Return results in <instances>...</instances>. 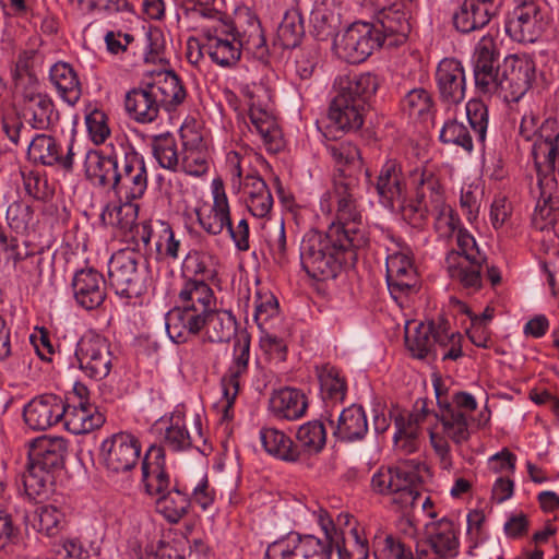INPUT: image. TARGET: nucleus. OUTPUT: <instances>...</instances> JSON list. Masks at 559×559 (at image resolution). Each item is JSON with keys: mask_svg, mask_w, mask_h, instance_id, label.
<instances>
[{"mask_svg": "<svg viewBox=\"0 0 559 559\" xmlns=\"http://www.w3.org/2000/svg\"><path fill=\"white\" fill-rule=\"evenodd\" d=\"M427 544L439 558H453L459 552V538L454 524L448 519H441L426 525Z\"/></svg>", "mask_w": 559, "mask_h": 559, "instance_id": "35", "label": "nucleus"}, {"mask_svg": "<svg viewBox=\"0 0 559 559\" xmlns=\"http://www.w3.org/2000/svg\"><path fill=\"white\" fill-rule=\"evenodd\" d=\"M366 109L367 106L356 102V105H350L342 111L329 110V119L342 131H357L364 123Z\"/></svg>", "mask_w": 559, "mask_h": 559, "instance_id": "57", "label": "nucleus"}, {"mask_svg": "<svg viewBox=\"0 0 559 559\" xmlns=\"http://www.w3.org/2000/svg\"><path fill=\"white\" fill-rule=\"evenodd\" d=\"M549 124L550 122L546 121L542 126L540 134L533 146V157L538 173L544 166L547 171H557L559 175V133L554 136L545 134Z\"/></svg>", "mask_w": 559, "mask_h": 559, "instance_id": "42", "label": "nucleus"}, {"mask_svg": "<svg viewBox=\"0 0 559 559\" xmlns=\"http://www.w3.org/2000/svg\"><path fill=\"white\" fill-rule=\"evenodd\" d=\"M305 36L301 10L296 5L286 10L277 27L275 45L284 49H293L300 45Z\"/></svg>", "mask_w": 559, "mask_h": 559, "instance_id": "44", "label": "nucleus"}, {"mask_svg": "<svg viewBox=\"0 0 559 559\" xmlns=\"http://www.w3.org/2000/svg\"><path fill=\"white\" fill-rule=\"evenodd\" d=\"M377 27L367 22H355L349 25L342 37L335 43L341 58L349 63L365 61L376 48L382 45Z\"/></svg>", "mask_w": 559, "mask_h": 559, "instance_id": "9", "label": "nucleus"}, {"mask_svg": "<svg viewBox=\"0 0 559 559\" xmlns=\"http://www.w3.org/2000/svg\"><path fill=\"white\" fill-rule=\"evenodd\" d=\"M376 190L384 206L393 207L395 203L404 201L406 186L396 160L384 163L377 178Z\"/></svg>", "mask_w": 559, "mask_h": 559, "instance_id": "32", "label": "nucleus"}, {"mask_svg": "<svg viewBox=\"0 0 559 559\" xmlns=\"http://www.w3.org/2000/svg\"><path fill=\"white\" fill-rule=\"evenodd\" d=\"M331 546L312 535H288L273 542L265 551V559H330Z\"/></svg>", "mask_w": 559, "mask_h": 559, "instance_id": "15", "label": "nucleus"}, {"mask_svg": "<svg viewBox=\"0 0 559 559\" xmlns=\"http://www.w3.org/2000/svg\"><path fill=\"white\" fill-rule=\"evenodd\" d=\"M424 179L423 169L416 170L413 174V181L416 186V204H409L403 210V215L413 226H421L428 217V214L432 215V207L430 204L429 197L420 198L419 186Z\"/></svg>", "mask_w": 559, "mask_h": 559, "instance_id": "56", "label": "nucleus"}, {"mask_svg": "<svg viewBox=\"0 0 559 559\" xmlns=\"http://www.w3.org/2000/svg\"><path fill=\"white\" fill-rule=\"evenodd\" d=\"M307 407L306 395L295 388L280 389L270 400L272 413L281 419L296 420L305 415Z\"/></svg>", "mask_w": 559, "mask_h": 559, "instance_id": "37", "label": "nucleus"}, {"mask_svg": "<svg viewBox=\"0 0 559 559\" xmlns=\"http://www.w3.org/2000/svg\"><path fill=\"white\" fill-rule=\"evenodd\" d=\"M164 445L171 451H183L192 445V438L187 430L183 418L180 416L171 418V423L164 435Z\"/></svg>", "mask_w": 559, "mask_h": 559, "instance_id": "61", "label": "nucleus"}, {"mask_svg": "<svg viewBox=\"0 0 559 559\" xmlns=\"http://www.w3.org/2000/svg\"><path fill=\"white\" fill-rule=\"evenodd\" d=\"M260 439L264 450L286 462H297L301 459L302 452L298 445L283 431L275 428H262Z\"/></svg>", "mask_w": 559, "mask_h": 559, "instance_id": "41", "label": "nucleus"}, {"mask_svg": "<svg viewBox=\"0 0 559 559\" xmlns=\"http://www.w3.org/2000/svg\"><path fill=\"white\" fill-rule=\"evenodd\" d=\"M204 322L203 314L176 306L166 314V331L173 342L181 344L199 334Z\"/></svg>", "mask_w": 559, "mask_h": 559, "instance_id": "33", "label": "nucleus"}, {"mask_svg": "<svg viewBox=\"0 0 559 559\" xmlns=\"http://www.w3.org/2000/svg\"><path fill=\"white\" fill-rule=\"evenodd\" d=\"M179 307L207 314L215 305L214 293L204 281H187L178 295Z\"/></svg>", "mask_w": 559, "mask_h": 559, "instance_id": "38", "label": "nucleus"}, {"mask_svg": "<svg viewBox=\"0 0 559 559\" xmlns=\"http://www.w3.org/2000/svg\"><path fill=\"white\" fill-rule=\"evenodd\" d=\"M250 342L245 338L243 342L237 341L235 344L236 357L222 378V390L225 405L223 408L224 417L231 418L229 412L233 409L235 400L239 393L240 378L248 371Z\"/></svg>", "mask_w": 559, "mask_h": 559, "instance_id": "29", "label": "nucleus"}, {"mask_svg": "<svg viewBox=\"0 0 559 559\" xmlns=\"http://www.w3.org/2000/svg\"><path fill=\"white\" fill-rule=\"evenodd\" d=\"M227 31L242 44L245 50L263 58L267 53L265 36L258 16L249 9L240 10Z\"/></svg>", "mask_w": 559, "mask_h": 559, "instance_id": "23", "label": "nucleus"}, {"mask_svg": "<svg viewBox=\"0 0 559 559\" xmlns=\"http://www.w3.org/2000/svg\"><path fill=\"white\" fill-rule=\"evenodd\" d=\"M432 95L424 87L411 90L402 100V108L409 117L425 118L433 109Z\"/></svg>", "mask_w": 559, "mask_h": 559, "instance_id": "55", "label": "nucleus"}, {"mask_svg": "<svg viewBox=\"0 0 559 559\" xmlns=\"http://www.w3.org/2000/svg\"><path fill=\"white\" fill-rule=\"evenodd\" d=\"M61 420L69 432L84 435L100 428L106 418L96 405L88 401H82L64 405V415Z\"/></svg>", "mask_w": 559, "mask_h": 559, "instance_id": "30", "label": "nucleus"}, {"mask_svg": "<svg viewBox=\"0 0 559 559\" xmlns=\"http://www.w3.org/2000/svg\"><path fill=\"white\" fill-rule=\"evenodd\" d=\"M296 438L305 452L318 453L325 445V427L319 420L308 421L299 427Z\"/></svg>", "mask_w": 559, "mask_h": 559, "instance_id": "54", "label": "nucleus"}, {"mask_svg": "<svg viewBox=\"0 0 559 559\" xmlns=\"http://www.w3.org/2000/svg\"><path fill=\"white\" fill-rule=\"evenodd\" d=\"M55 475L28 461L27 471L22 476L25 493L31 499L46 496L53 484Z\"/></svg>", "mask_w": 559, "mask_h": 559, "instance_id": "52", "label": "nucleus"}, {"mask_svg": "<svg viewBox=\"0 0 559 559\" xmlns=\"http://www.w3.org/2000/svg\"><path fill=\"white\" fill-rule=\"evenodd\" d=\"M159 107L170 111L183 103L187 93L179 79L173 71L158 73L152 83H147Z\"/></svg>", "mask_w": 559, "mask_h": 559, "instance_id": "36", "label": "nucleus"}, {"mask_svg": "<svg viewBox=\"0 0 559 559\" xmlns=\"http://www.w3.org/2000/svg\"><path fill=\"white\" fill-rule=\"evenodd\" d=\"M28 158L45 166H59L70 171L73 168V140L67 145V152L55 138L48 134L35 135L28 144Z\"/></svg>", "mask_w": 559, "mask_h": 559, "instance_id": "25", "label": "nucleus"}, {"mask_svg": "<svg viewBox=\"0 0 559 559\" xmlns=\"http://www.w3.org/2000/svg\"><path fill=\"white\" fill-rule=\"evenodd\" d=\"M433 322L419 323L413 331L406 328L405 344L412 356L418 359L433 356Z\"/></svg>", "mask_w": 559, "mask_h": 559, "instance_id": "51", "label": "nucleus"}, {"mask_svg": "<svg viewBox=\"0 0 559 559\" xmlns=\"http://www.w3.org/2000/svg\"><path fill=\"white\" fill-rule=\"evenodd\" d=\"M147 171L144 158L128 143L112 191L120 201H133L144 195Z\"/></svg>", "mask_w": 559, "mask_h": 559, "instance_id": "11", "label": "nucleus"}, {"mask_svg": "<svg viewBox=\"0 0 559 559\" xmlns=\"http://www.w3.org/2000/svg\"><path fill=\"white\" fill-rule=\"evenodd\" d=\"M515 9L506 22L507 34L518 43H534L545 28L539 8L533 0H514Z\"/></svg>", "mask_w": 559, "mask_h": 559, "instance_id": "16", "label": "nucleus"}, {"mask_svg": "<svg viewBox=\"0 0 559 559\" xmlns=\"http://www.w3.org/2000/svg\"><path fill=\"white\" fill-rule=\"evenodd\" d=\"M21 94L19 111H8L2 116V130L13 144H17L20 136L27 133L26 122L32 129L48 130L57 120L58 112L48 94L40 92L39 86L26 87Z\"/></svg>", "mask_w": 559, "mask_h": 559, "instance_id": "3", "label": "nucleus"}, {"mask_svg": "<svg viewBox=\"0 0 559 559\" xmlns=\"http://www.w3.org/2000/svg\"><path fill=\"white\" fill-rule=\"evenodd\" d=\"M535 64L528 57L508 56L501 64L499 91L504 100L518 102L531 87Z\"/></svg>", "mask_w": 559, "mask_h": 559, "instance_id": "14", "label": "nucleus"}, {"mask_svg": "<svg viewBox=\"0 0 559 559\" xmlns=\"http://www.w3.org/2000/svg\"><path fill=\"white\" fill-rule=\"evenodd\" d=\"M424 179L419 186L420 198L430 199L432 215L435 216V227L442 236L453 234L460 224L459 217L453 210L444 203L441 185L435 173L428 168L423 169Z\"/></svg>", "mask_w": 559, "mask_h": 559, "instance_id": "19", "label": "nucleus"}, {"mask_svg": "<svg viewBox=\"0 0 559 559\" xmlns=\"http://www.w3.org/2000/svg\"><path fill=\"white\" fill-rule=\"evenodd\" d=\"M441 102L448 105L462 103L466 94V79L462 62L455 58H443L435 74Z\"/></svg>", "mask_w": 559, "mask_h": 559, "instance_id": "22", "label": "nucleus"}, {"mask_svg": "<svg viewBox=\"0 0 559 559\" xmlns=\"http://www.w3.org/2000/svg\"><path fill=\"white\" fill-rule=\"evenodd\" d=\"M34 53L33 50H25L22 51L16 59L14 69L12 70V78L17 93L24 91L26 87L39 86L37 78L31 71Z\"/></svg>", "mask_w": 559, "mask_h": 559, "instance_id": "60", "label": "nucleus"}, {"mask_svg": "<svg viewBox=\"0 0 559 559\" xmlns=\"http://www.w3.org/2000/svg\"><path fill=\"white\" fill-rule=\"evenodd\" d=\"M334 86L355 97L358 104L367 106L368 100L376 93L379 82L372 73H354L340 76Z\"/></svg>", "mask_w": 559, "mask_h": 559, "instance_id": "45", "label": "nucleus"}, {"mask_svg": "<svg viewBox=\"0 0 559 559\" xmlns=\"http://www.w3.org/2000/svg\"><path fill=\"white\" fill-rule=\"evenodd\" d=\"M495 14V8H485L476 0H464L453 15V24L461 33H469L487 25Z\"/></svg>", "mask_w": 559, "mask_h": 559, "instance_id": "39", "label": "nucleus"}, {"mask_svg": "<svg viewBox=\"0 0 559 559\" xmlns=\"http://www.w3.org/2000/svg\"><path fill=\"white\" fill-rule=\"evenodd\" d=\"M204 321L203 329L211 343L229 342L237 331L236 318L230 311L212 309Z\"/></svg>", "mask_w": 559, "mask_h": 559, "instance_id": "46", "label": "nucleus"}, {"mask_svg": "<svg viewBox=\"0 0 559 559\" xmlns=\"http://www.w3.org/2000/svg\"><path fill=\"white\" fill-rule=\"evenodd\" d=\"M180 240L176 238L169 224L156 222L155 249L156 251L173 260L178 258Z\"/></svg>", "mask_w": 559, "mask_h": 559, "instance_id": "62", "label": "nucleus"}, {"mask_svg": "<svg viewBox=\"0 0 559 559\" xmlns=\"http://www.w3.org/2000/svg\"><path fill=\"white\" fill-rule=\"evenodd\" d=\"M425 468L415 460L402 461L396 466L380 468L371 478V487L380 495L392 496V503L400 509L412 508L420 496V471Z\"/></svg>", "mask_w": 559, "mask_h": 559, "instance_id": "4", "label": "nucleus"}, {"mask_svg": "<svg viewBox=\"0 0 559 559\" xmlns=\"http://www.w3.org/2000/svg\"><path fill=\"white\" fill-rule=\"evenodd\" d=\"M72 289L76 304L86 310L98 308L106 298V281L102 273L92 267L75 272Z\"/></svg>", "mask_w": 559, "mask_h": 559, "instance_id": "26", "label": "nucleus"}, {"mask_svg": "<svg viewBox=\"0 0 559 559\" xmlns=\"http://www.w3.org/2000/svg\"><path fill=\"white\" fill-rule=\"evenodd\" d=\"M140 253L134 249H121L112 254L108 264L109 284L117 295L130 298L139 294Z\"/></svg>", "mask_w": 559, "mask_h": 559, "instance_id": "17", "label": "nucleus"}, {"mask_svg": "<svg viewBox=\"0 0 559 559\" xmlns=\"http://www.w3.org/2000/svg\"><path fill=\"white\" fill-rule=\"evenodd\" d=\"M501 66L495 40L484 36L476 46L474 55V79L476 88L483 94H496L499 91Z\"/></svg>", "mask_w": 559, "mask_h": 559, "instance_id": "18", "label": "nucleus"}, {"mask_svg": "<svg viewBox=\"0 0 559 559\" xmlns=\"http://www.w3.org/2000/svg\"><path fill=\"white\" fill-rule=\"evenodd\" d=\"M67 441L63 438L35 439L29 447L28 461L52 474L64 465Z\"/></svg>", "mask_w": 559, "mask_h": 559, "instance_id": "31", "label": "nucleus"}, {"mask_svg": "<svg viewBox=\"0 0 559 559\" xmlns=\"http://www.w3.org/2000/svg\"><path fill=\"white\" fill-rule=\"evenodd\" d=\"M386 282L389 290L395 300L403 295L416 292L419 280L408 248H402L400 251L388 255Z\"/></svg>", "mask_w": 559, "mask_h": 559, "instance_id": "20", "label": "nucleus"}, {"mask_svg": "<svg viewBox=\"0 0 559 559\" xmlns=\"http://www.w3.org/2000/svg\"><path fill=\"white\" fill-rule=\"evenodd\" d=\"M456 245L457 249L451 250L445 257L448 274L464 288L476 292L481 288V270L486 257L466 229L459 228Z\"/></svg>", "mask_w": 559, "mask_h": 559, "instance_id": "5", "label": "nucleus"}, {"mask_svg": "<svg viewBox=\"0 0 559 559\" xmlns=\"http://www.w3.org/2000/svg\"><path fill=\"white\" fill-rule=\"evenodd\" d=\"M0 251L3 253L5 261L12 262L15 267L17 263L32 257L33 254L28 251L25 246V241L21 239L17 230L9 225L0 223Z\"/></svg>", "mask_w": 559, "mask_h": 559, "instance_id": "50", "label": "nucleus"}, {"mask_svg": "<svg viewBox=\"0 0 559 559\" xmlns=\"http://www.w3.org/2000/svg\"><path fill=\"white\" fill-rule=\"evenodd\" d=\"M153 155L160 167L176 170L179 166L177 141L170 133L156 135L152 143Z\"/></svg>", "mask_w": 559, "mask_h": 559, "instance_id": "53", "label": "nucleus"}, {"mask_svg": "<svg viewBox=\"0 0 559 559\" xmlns=\"http://www.w3.org/2000/svg\"><path fill=\"white\" fill-rule=\"evenodd\" d=\"M124 108L130 119L139 123H151L158 117L160 107L146 83L126 94Z\"/></svg>", "mask_w": 559, "mask_h": 559, "instance_id": "34", "label": "nucleus"}, {"mask_svg": "<svg viewBox=\"0 0 559 559\" xmlns=\"http://www.w3.org/2000/svg\"><path fill=\"white\" fill-rule=\"evenodd\" d=\"M142 481L145 492L156 497V510L169 523H178L190 508L189 493L177 485L170 487V478L165 469L163 447L152 445L142 462Z\"/></svg>", "mask_w": 559, "mask_h": 559, "instance_id": "2", "label": "nucleus"}, {"mask_svg": "<svg viewBox=\"0 0 559 559\" xmlns=\"http://www.w3.org/2000/svg\"><path fill=\"white\" fill-rule=\"evenodd\" d=\"M231 166V187L236 191L242 190L246 195V205L249 212L259 218L265 217L272 210L273 197L271 191L257 173H247L242 178L241 160L237 153L229 157Z\"/></svg>", "mask_w": 559, "mask_h": 559, "instance_id": "6", "label": "nucleus"}, {"mask_svg": "<svg viewBox=\"0 0 559 559\" xmlns=\"http://www.w3.org/2000/svg\"><path fill=\"white\" fill-rule=\"evenodd\" d=\"M203 36L205 52L217 66L230 68L240 60L245 47L227 31L226 23L205 29Z\"/></svg>", "mask_w": 559, "mask_h": 559, "instance_id": "21", "label": "nucleus"}, {"mask_svg": "<svg viewBox=\"0 0 559 559\" xmlns=\"http://www.w3.org/2000/svg\"><path fill=\"white\" fill-rule=\"evenodd\" d=\"M433 357L441 350L442 360H456L462 357V335L459 332H450L448 322L441 320L437 325L433 323Z\"/></svg>", "mask_w": 559, "mask_h": 559, "instance_id": "48", "label": "nucleus"}, {"mask_svg": "<svg viewBox=\"0 0 559 559\" xmlns=\"http://www.w3.org/2000/svg\"><path fill=\"white\" fill-rule=\"evenodd\" d=\"M141 454L139 440L130 432L120 431L106 438L100 445V459L107 471L119 474L133 469Z\"/></svg>", "mask_w": 559, "mask_h": 559, "instance_id": "10", "label": "nucleus"}, {"mask_svg": "<svg viewBox=\"0 0 559 559\" xmlns=\"http://www.w3.org/2000/svg\"><path fill=\"white\" fill-rule=\"evenodd\" d=\"M127 146L128 142L124 139H116L103 150L88 151L85 157L87 179L94 185L112 190Z\"/></svg>", "mask_w": 559, "mask_h": 559, "instance_id": "8", "label": "nucleus"}, {"mask_svg": "<svg viewBox=\"0 0 559 559\" xmlns=\"http://www.w3.org/2000/svg\"><path fill=\"white\" fill-rule=\"evenodd\" d=\"M360 248H364V240L359 234L353 240L342 237L335 227H329L325 234L310 230L300 245L301 265L314 280L335 278L344 266L356 262Z\"/></svg>", "mask_w": 559, "mask_h": 559, "instance_id": "1", "label": "nucleus"}, {"mask_svg": "<svg viewBox=\"0 0 559 559\" xmlns=\"http://www.w3.org/2000/svg\"><path fill=\"white\" fill-rule=\"evenodd\" d=\"M367 430L368 424L364 408L352 405L340 414L334 435L342 440L353 441L361 439Z\"/></svg>", "mask_w": 559, "mask_h": 559, "instance_id": "47", "label": "nucleus"}, {"mask_svg": "<svg viewBox=\"0 0 559 559\" xmlns=\"http://www.w3.org/2000/svg\"><path fill=\"white\" fill-rule=\"evenodd\" d=\"M50 81L60 97L70 105H75L82 94V86L74 69L66 62H58L50 69Z\"/></svg>", "mask_w": 559, "mask_h": 559, "instance_id": "43", "label": "nucleus"}, {"mask_svg": "<svg viewBox=\"0 0 559 559\" xmlns=\"http://www.w3.org/2000/svg\"><path fill=\"white\" fill-rule=\"evenodd\" d=\"M310 24V33L318 40H326L334 35L336 29V19L334 14L323 8H316L311 11Z\"/></svg>", "mask_w": 559, "mask_h": 559, "instance_id": "64", "label": "nucleus"}, {"mask_svg": "<svg viewBox=\"0 0 559 559\" xmlns=\"http://www.w3.org/2000/svg\"><path fill=\"white\" fill-rule=\"evenodd\" d=\"M358 199H337V222L331 224L330 227H335L343 236L353 239L361 235L364 247L368 243V237L364 227H361V215L357 205Z\"/></svg>", "mask_w": 559, "mask_h": 559, "instance_id": "40", "label": "nucleus"}, {"mask_svg": "<svg viewBox=\"0 0 559 559\" xmlns=\"http://www.w3.org/2000/svg\"><path fill=\"white\" fill-rule=\"evenodd\" d=\"M64 404L53 394H45L33 399L25 407V424L33 430H46L61 420Z\"/></svg>", "mask_w": 559, "mask_h": 559, "instance_id": "27", "label": "nucleus"}, {"mask_svg": "<svg viewBox=\"0 0 559 559\" xmlns=\"http://www.w3.org/2000/svg\"><path fill=\"white\" fill-rule=\"evenodd\" d=\"M213 204L210 209L195 210L200 226L210 235L217 236L229 226L230 207L222 179L212 183Z\"/></svg>", "mask_w": 559, "mask_h": 559, "instance_id": "28", "label": "nucleus"}, {"mask_svg": "<svg viewBox=\"0 0 559 559\" xmlns=\"http://www.w3.org/2000/svg\"><path fill=\"white\" fill-rule=\"evenodd\" d=\"M318 378L322 392L331 400H343L346 392V383L340 377L338 370L330 365L318 368Z\"/></svg>", "mask_w": 559, "mask_h": 559, "instance_id": "59", "label": "nucleus"}, {"mask_svg": "<svg viewBox=\"0 0 559 559\" xmlns=\"http://www.w3.org/2000/svg\"><path fill=\"white\" fill-rule=\"evenodd\" d=\"M439 414L444 433L455 443L461 444L468 440L469 430L465 412H474L477 407L475 397L466 392H457L452 403L442 400L440 389L436 388Z\"/></svg>", "mask_w": 559, "mask_h": 559, "instance_id": "7", "label": "nucleus"}, {"mask_svg": "<svg viewBox=\"0 0 559 559\" xmlns=\"http://www.w3.org/2000/svg\"><path fill=\"white\" fill-rule=\"evenodd\" d=\"M37 531L47 536H56L62 528L64 514L55 506H43L36 511Z\"/></svg>", "mask_w": 559, "mask_h": 559, "instance_id": "63", "label": "nucleus"}, {"mask_svg": "<svg viewBox=\"0 0 559 559\" xmlns=\"http://www.w3.org/2000/svg\"><path fill=\"white\" fill-rule=\"evenodd\" d=\"M248 97L249 118L264 146L271 153L280 152L284 147L282 130L269 109V103L261 99V97L269 99L266 91L263 86H257L248 93Z\"/></svg>", "mask_w": 559, "mask_h": 559, "instance_id": "12", "label": "nucleus"}, {"mask_svg": "<svg viewBox=\"0 0 559 559\" xmlns=\"http://www.w3.org/2000/svg\"><path fill=\"white\" fill-rule=\"evenodd\" d=\"M75 357L85 374L95 380L106 378L112 367L109 343L97 334L84 335L79 341Z\"/></svg>", "mask_w": 559, "mask_h": 559, "instance_id": "13", "label": "nucleus"}, {"mask_svg": "<svg viewBox=\"0 0 559 559\" xmlns=\"http://www.w3.org/2000/svg\"><path fill=\"white\" fill-rule=\"evenodd\" d=\"M439 139L444 144L462 147L466 152L473 150V139L467 127L456 119H450L443 124Z\"/></svg>", "mask_w": 559, "mask_h": 559, "instance_id": "58", "label": "nucleus"}, {"mask_svg": "<svg viewBox=\"0 0 559 559\" xmlns=\"http://www.w3.org/2000/svg\"><path fill=\"white\" fill-rule=\"evenodd\" d=\"M138 204L133 201L122 200L109 203L100 214V221L107 226H112L126 231L132 227L138 217Z\"/></svg>", "mask_w": 559, "mask_h": 559, "instance_id": "49", "label": "nucleus"}, {"mask_svg": "<svg viewBox=\"0 0 559 559\" xmlns=\"http://www.w3.org/2000/svg\"><path fill=\"white\" fill-rule=\"evenodd\" d=\"M373 25L377 27L382 45L389 47L403 44L411 32L408 14L402 2L382 7L378 11L377 24Z\"/></svg>", "mask_w": 559, "mask_h": 559, "instance_id": "24", "label": "nucleus"}]
</instances>
